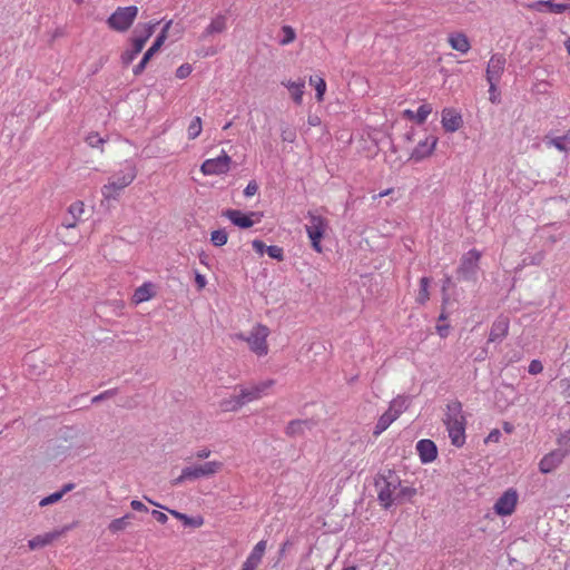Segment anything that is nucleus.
<instances>
[{"label":"nucleus","mask_w":570,"mask_h":570,"mask_svg":"<svg viewBox=\"0 0 570 570\" xmlns=\"http://www.w3.org/2000/svg\"><path fill=\"white\" fill-rule=\"evenodd\" d=\"M436 142L438 138L435 136L426 137L425 140L420 141L413 149L410 159L414 161H421L422 159L429 157L435 149Z\"/></svg>","instance_id":"obj_14"},{"label":"nucleus","mask_w":570,"mask_h":570,"mask_svg":"<svg viewBox=\"0 0 570 570\" xmlns=\"http://www.w3.org/2000/svg\"><path fill=\"white\" fill-rule=\"evenodd\" d=\"M105 139L98 132H90L86 137V142L92 148H99L105 144Z\"/></svg>","instance_id":"obj_41"},{"label":"nucleus","mask_w":570,"mask_h":570,"mask_svg":"<svg viewBox=\"0 0 570 570\" xmlns=\"http://www.w3.org/2000/svg\"><path fill=\"white\" fill-rule=\"evenodd\" d=\"M307 217L309 219L308 224L305 226L306 233L308 235V238L311 239L312 248L317 252L322 253V245L321 240L325 235V232L328 227V222L326 218L315 215L312 212L307 213Z\"/></svg>","instance_id":"obj_5"},{"label":"nucleus","mask_w":570,"mask_h":570,"mask_svg":"<svg viewBox=\"0 0 570 570\" xmlns=\"http://www.w3.org/2000/svg\"><path fill=\"white\" fill-rule=\"evenodd\" d=\"M406 407H407L406 399L399 396L390 403V407L387 411H391L392 414H396V419H397L399 415L406 410Z\"/></svg>","instance_id":"obj_35"},{"label":"nucleus","mask_w":570,"mask_h":570,"mask_svg":"<svg viewBox=\"0 0 570 570\" xmlns=\"http://www.w3.org/2000/svg\"><path fill=\"white\" fill-rule=\"evenodd\" d=\"M210 455V450L203 449L196 452L195 458L198 460L207 459Z\"/></svg>","instance_id":"obj_64"},{"label":"nucleus","mask_w":570,"mask_h":570,"mask_svg":"<svg viewBox=\"0 0 570 570\" xmlns=\"http://www.w3.org/2000/svg\"><path fill=\"white\" fill-rule=\"evenodd\" d=\"M528 8L542 11L543 8H548L553 13H563L570 9L568 3H554L553 0H540L528 4Z\"/></svg>","instance_id":"obj_21"},{"label":"nucleus","mask_w":570,"mask_h":570,"mask_svg":"<svg viewBox=\"0 0 570 570\" xmlns=\"http://www.w3.org/2000/svg\"><path fill=\"white\" fill-rule=\"evenodd\" d=\"M262 390L259 386H254L253 389H242L238 394L240 401H243V405L249 401L256 400L261 396Z\"/></svg>","instance_id":"obj_34"},{"label":"nucleus","mask_w":570,"mask_h":570,"mask_svg":"<svg viewBox=\"0 0 570 570\" xmlns=\"http://www.w3.org/2000/svg\"><path fill=\"white\" fill-rule=\"evenodd\" d=\"M266 253L273 259H276L278 262L284 261V250L279 246H276V245L267 246Z\"/></svg>","instance_id":"obj_42"},{"label":"nucleus","mask_w":570,"mask_h":570,"mask_svg":"<svg viewBox=\"0 0 570 570\" xmlns=\"http://www.w3.org/2000/svg\"><path fill=\"white\" fill-rule=\"evenodd\" d=\"M145 42L142 39H138L137 37H132L131 38V48L130 49H127L125 50L121 56H120V60H121V63L124 67H127L129 66L134 59L136 58V56L141 52L142 48L145 47Z\"/></svg>","instance_id":"obj_20"},{"label":"nucleus","mask_w":570,"mask_h":570,"mask_svg":"<svg viewBox=\"0 0 570 570\" xmlns=\"http://www.w3.org/2000/svg\"><path fill=\"white\" fill-rule=\"evenodd\" d=\"M282 32L284 33V38L279 40L282 46L292 43L296 39V32L291 26H283Z\"/></svg>","instance_id":"obj_40"},{"label":"nucleus","mask_w":570,"mask_h":570,"mask_svg":"<svg viewBox=\"0 0 570 570\" xmlns=\"http://www.w3.org/2000/svg\"><path fill=\"white\" fill-rule=\"evenodd\" d=\"M134 519V514L132 513H127L125 514L124 517L121 518H118V519H114L109 525H108V530L112 533H116V532H119V531H122L124 529H126V527L129 524L130 520Z\"/></svg>","instance_id":"obj_29"},{"label":"nucleus","mask_w":570,"mask_h":570,"mask_svg":"<svg viewBox=\"0 0 570 570\" xmlns=\"http://www.w3.org/2000/svg\"><path fill=\"white\" fill-rule=\"evenodd\" d=\"M171 23H173L171 20H169L165 23V26L163 27L159 35L156 37L151 47L144 55H146L150 59L154 57V55L161 48L165 40L167 39L168 30H169Z\"/></svg>","instance_id":"obj_24"},{"label":"nucleus","mask_w":570,"mask_h":570,"mask_svg":"<svg viewBox=\"0 0 570 570\" xmlns=\"http://www.w3.org/2000/svg\"><path fill=\"white\" fill-rule=\"evenodd\" d=\"M566 458V451L561 449L553 450L546 454L539 462V471L543 474L553 472Z\"/></svg>","instance_id":"obj_13"},{"label":"nucleus","mask_w":570,"mask_h":570,"mask_svg":"<svg viewBox=\"0 0 570 570\" xmlns=\"http://www.w3.org/2000/svg\"><path fill=\"white\" fill-rule=\"evenodd\" d=\"M314 425L313 420H293L287 424L285 433L291 438L301 436L306 429L311 430Z\"/></svg>","instance_id":"obj_19"},{"label":"nucleus","mask_w":570,"mask_h":570,"mask_svg":"<svg viewBox=\"0 0 570 570\" xmlns=\"http://www.w3.org/2000/svg\"><path fill=\"white\" fill-rule=\"evenodd\" d=\"M253 248L256 250V253L263 255L264 252H266L267 246L264 244L261 239H254L252 243Z\"/></svg>","instance_id":"obj_55"},{"label":"nucleus","mask_w":570,"mask_h":570,"mask_svg":"<svg viewBox=\"0 0 570 570\" xmlns=\"http://www.w3.org/2000/svg\"><path fill=\"white\" fill-rule=\"evenodd\" d=\"M443 423L449 432L451 443L456 448L463 446L465 443L466 419L463 414L462 403L460 401L455 400L446 405Z\"/></svg>","instance_id":"obj_1"},{"label":"nucleus","mask_w":570,"mask_h":570,"mask_svg":"<svg viewBox=\"0 0 570 570\" xmlns=\"http://www.w3.org/2000/svg\"><path fill=\"white\" fill-rule=\"evenodd\" d=\"M137 169L135 165L126 163L125 168L109 179V183L101 188V194L106 199H115L119 193L129 186L136 178Z\"/></svg>","instance_id":"obj_3"},{"label":"nucleus","mask_w":570,"mask_h":570,"mask_svg":"<svg viewBox=\"0 0 570 570\" xmlns=\"http://www.w3.org/2000/svg\"><path fill=\"white\" fill-rule=\"evenodd\" d=\"M63 530L61 531H52L45 534L36 535L35 538L30 539L28 541V547L30 550H37L40 548H43L46 546L51 544L56 539H58L62 534Z\"/></svg>","instance_id":"obj_18"},{"label":"nucleus","mask_w":570,"mask_h":570,"mask_svg":"<svg viewBox=\"0 0 570 570\" xmlns=\"http://www.w3.org/2000/svg\"><path fill=\"white\" fill-rule=\"evenodd\" d=\"M262 561L249 554L246 561L243 563L242 570H256Z\"/></svg>","instance_id":"obj_48"},{"label":"nucleus","mask_w":570,"mask_h":570,"mask_svg":"<svg viewBox=\"0 0 570 570\" xmlns=\"http://www.w3.org/2000/svg\"><path fill=\"white\" fill-rule=\"evenodd\" d=\"M451 284V277H446L443 282V285H442V301H443V305H446L450 301V297H449V294H448V287L450 286Z\"/></svg>","instance_id":"obj_54"},{"label":"nucleus","mask_w":570,"mask_h":570,"mask_svg":"<svg viewBox=\"0 0 570 570\" xmlns=\"http://www.w3.org/2000/svg\"><path fill=\"white\" fill-rule=\"evenodd\" d=\"M228 240V234L225 229H216L210 234V242L214 246L220 247Z\"/></svg>","instance_id":"obj_37"},{"label":"nucleus","mask_w":570,"mask_h":570,"mask_svg":"<svg viewBox=\"0 0 570 570\" xmlns=\"http://www.w3.org/2000/svg\"><path fill=\"white\" fill-rule=\"evenodd\" d=\"M285 87H287L289 90H292V97L295 104L301 105L303 100V88L305 86L304 81L301 82H294V81H287L282 82Z\"/></svg>","instance_id":"obj_27"},{"label":"nucleus","mask_w":570,"mask_h":570,"mask_svg":"<svg viewBox=\"0 0 570 570\" xmlns=\"http://www.w3.org/2000/svg\"><path fill=\"white\" fill-rule=\"evenodd\" d=\"M202 132V119L200 117H195L188 126V138L195 139Z\"/></svg>","instance_id":"obj_38"},{"label":"nucleus","mask_w":570,"mask_h":570,"mask_svg":"<svg viewBox=\"0 0 570 570\" xmlns=\"http://www.w3.org/2000/svg\"><path fill=\"white\" fill-rule=\"evenodd\" d=\"M144 499H145L147 502H149L150 504L155 505V507H158V508H160V509L167 510L171 515H174L176 519H178V520H180V521H183V522H184V520H185V518H186V515H187V514L181 513V512H178V511H176V510H170V509H168V508H166V507H164V505H161V504H159V503H157V502L153 501V500H151V499H149L148 497H144Z\"/></svg>","instance_id":"obj_43"},{"label":"nucleus","mask_w":570,"mask_h":570,"mask_svg":"<svg viewBox=\"0 0 570 570\" xmlns=\"http://www.w3.org/2000/svg\"><path fill=\"white\" fill-rule=\"evenodd\" d=\"M159 22L156 21V22H148V23H145V24H138L137 28L135 29V37H137L138 39H142L144 42L146 43L147 40L153 36V33L155 32V28L156 26L158 24Z\"/></svg>","instance_id":"obj_26"},{"label":"nucleus","mask_w":570,"mask_h":570,"mask_svg":"<svg viewBox=\"0 0 570 570\" xmlns=\"http://www.w3.org/2000/svg\"><path fill=\"white\" fill-rule=\"evenodd\" d=\"M416 489L412 487H400L399 492L395 494V504H403L405 501H411V499L416 494Z\"/></svg>","instance_id":"obj_31"},{"label":"nucleus","mask_w":570,"mask_h":570,"mask_svg":"<svg viewBox=\"0 0 570 570\" xmlns=\"http://www.w3.org/2000/svg\"><path fill=\"white\" fill-rule=\"evenodd\" d=\"M68 213L72 218H76V220H78L81 214L83 213V203L76 202L71 204L68 208Z\"/></svg>","instance_id":"obj_44"},{"label":"nucleus","mask_w":570,"mask_h":570,"mask_svg":"<svg viewBox=\"0 0 570 570\" xmlns=\"http://www.w3.org/2000/svg\"><path fill=\"white\" fill-rule=\"evenodd\" d=\"M118 393V389H110V390H107L96 396L92 397L91 400V403H99L104 400H108V399H111L114 397L116 394Z\"/></svg>","instance_id":"obj_46"},{"label":"nucleus","mask_w":570,"mask_h":570,"mask_svg":"<svg viewBox=\"0 0 570 570\" xmlns=\"http://www.w3.org/2000/svg\"><path fill=\"white\" fill-rule=\"evenodd\" d=\"M193 71V68L189 63H184L176 70V77L178 79L187 78Z\"/></svg>","instance_id":"obj_49"},{"label":"nucleus","mask_w":570,"mask_h":570,"mask_svg":"<svg viewBox=\"0 0 570 570\" xmlns=\"http://www.w3.org/2000/svg\"><path fill=\"white\" fill-rule=\"evenodd\" d=\"M307 122L309 126L316 127L321 125V118L316 115H309Z\"/></svg>","instance_id":"obj_62"},{"label":"nucleus","mask_w":570,"mask_h":570,"mask_svg":"<svg viewBox=\"0 0 570 570\" xmlns=\"http://www.w3.org/2000/svg\"><path fill=\"white\" fill-rule=\"evenodd\" d=\"M463 125L462 116L452 108L442 111V126L446 132H454Z\"/></svg>","instance_id":"obj_16"},{"label":"nucleus","mask_w":570,"mask_h":570,"mask_svg":"<svg viewBox=\"0 0 570 570\" xmlns=\"http://www.w3.org/2000/svg\"><path fill=\"white\" fill-rule=\"evenodd\" d=\"M269 335V330L267 326L263 324H257L248 336L244 334H239L238 337L248 343L250 351L254 352L258 356L266 355L268 353L267 346V336Z\"/></svg>","instance_id":"obj_6"},{"label":"nucleus","mask_w":570,"mask_h":570,"mask_svg":"<svg viewBox=\"0 0 570 570\" xmlns=\"http://www.w3.org/2000/svg\"><path fill=\"white\" fill-rule=\"evenodd\" d=\"M429 285H430L429 277H422L420 279V291H419V295L416 297V302L421 305H424L430 299Z\"/></svg>","instance_id":"obj_33"},{"label":"nucleus","mask_w":570,"mask_h":570,"mask_svg":"<svg viewBox=\"0 0 570 570\" xmlns=\"http://www.w3.org/2000/svg\"><path fill=\"white\" fill-rule=\"evenodd\" d=\"M227 18L224 14L216 16L212 22L207 26V28L202 33V39H206L209 36H213L215 33H222L227 28Z\"/></svg>","instance_id":"obj_22"},{"label":"nucleus","mask_w":570,"mask_h":570,"mask_svg":"<svg viewBox=\"0 0 570 570\" xmlns=\"http://www.w3.org/2000/svg\"><path fill=\"white\" fill-rule=\"evenodd\" d=\"M243 406V401H240L238 395L232 396L229 399L223 400L220 402V407L224 411H237Z\"/></svg>","instance_id":"obj_36"},{"label":"nucleus","mask_w":570,"mask_h":570,"mask_svg":"<svg viewBox=\"0 0 570 570\" xmlns=\"http://www.w3.org/2000/svg\"><path fill=\"white\" fill-rule=\"evenodd\" d=\"M548 144L554 146L560 151H568L570 150V132L560 137L550 138Z\"/></svg>","instance_id":"obj_32"},{"label":"nucleus","mask_w":570,"mask_h":570,"mask_svg":"<svg viewBox=\"0 0 570 570\" xmlns=\"http://www.w3.org/2000/svg\"><path fill=\"white\" fill-rule=\"evenodd\" d=\"M232 158L223 150L216 158L206 159L200 171L206 176L227 174L230 169Z\"/></svg>","instance_id":"obj_7"},{"label":"nucleus","mask_w":570,"mask_h":570,"mask_svg":"<svg viewBox=\"0 0 570 570\" xmlns=\"http://www.w3.org/2000/svg\"><path fill=\"white\" fill-rule=\"evenodd\" d=\"M449 43L454 50L460 51L462 53L468 52L471 48L468 37L461 32L450 35Z\"/></svg>","instance_id":"obj_23"},{"label":"nucleus","mask_w":570,"mask_h":570,"mask_svg":"<svg viewBox=\"0 0 570 570\" xmlns=\"http://www.w3.org/2000/svg\"><path fill=\"white\" fill-rule=\"evenodd\" d=\"M309 83L315 87L316 100L320 101V102L323 101L324 100V94L326 91V82H325V80L322 77L315 75V76H311L309 77Z\"/></svg>","instance_id":"obj_30"},{"label":"nucleus","mask_w":570,"mask_h":570,"mask_svg":"<svg viewBox=\"0 0 570 570\" xmlns=\"http://www.w3.org/2000/svg\"><path fill=\"white\" fill-rule=\"evenodd\" d=\"M150 61V58H148L146 55L142 56L140 62L136 65L132 69V72L135 76H139L144 72L146 69L147 63Z\"/></svg>","instance_id":"obj_51"},{"label":"nucleus","mask_w":570,"mask_h":570,"mask_svg":"<svg viewBox=\"0 0 570 570\" xmlns=\"http://www.w3.org/2000/svg\"><path fill=\"white\" fill-rule=\"evenodd\" d=\"M396 420V414H392L391 411H385L377 420V423L374 428V435H380L384 432L394 421Z\"/></svg>","instance_id":"obj_25"},{"label":"nucleus","mask_w":570,"mask_h":570,"mask_svg":"<svg viewBox=\"0 0 570 570\" xmlns=\"http://www.w3.org/2000/svg\"><path fill=\"white\" fill-rule=\"evenodd\" d=\"M223 469V463L219 461H209L204 464L185 468V476H189V480H197L200 478H209L218 473Z\"/></svg>","instance_id":"obj_10"},{"label":"nucleus","mask_w":570,"mask_h":570,"mask_svg":"<svg viewBox=\"0 0 570 570\" xmlns=\"http://www.w3.org/2000/svg\"><path fill=\"white\" fill-rule=\"evenodd\" d=\"M195 282H196V285L198 287V289H202L206 286V278L204 275L199 274V273H196L195 275Z\"/></svg>","instance_id":"obj_60"},{"label":"nucleus","mask_w":570,"mask_h":570,"mask_svg":"<svg viewBox=\"0 0 570 570\" xmlns=\"http://www.w3.org/2000/svg\"><path fill=\"white\" fill-rule=\"evenodd\" d=\"M294 138H295V134H294L293 131H291V130H283V132H282V139H283L284 141H289V142H292V141L294 140Z\"/></svg>","instance_id":"obj_63"},{"label":"nucleus","mask_w":570,"mask_h":570,"mask_svg":"<svg viewBox=\"0 0 570 570\" xmlns=\"http://www.w3.org/2000/svg\"><path fill=\"white\" fill-rule=\"evenodd\" d=\"M416 451L422 463L433 462L438 456L436 444L429 439H422L416 443Z\"/></svg>","instance_id":"obj_15"},{"label":"nucleus","mask_w":570,"mask_h":570,"mask_svg":"<svg viewBox=\"0 0 570 570\" xmlns=\"http://www.w3.org/2000/svg\"><path fill=\"white\" fill-rule=\"evenodd\" d=\"M183 523L185 525H189V527H193V528H198V527L203 525L204 520H203L202 517L190 518V517L186 515V518H185Z\"/></svg>","instance_id":"obj_52"},{"label":"nucleus","mask_w":570,"mask_h":570,"mask_svg":"<svg viewBox=\"0 0 570 570\" xmlns=\"http://www.w3.org/2000/svg\"><path fill=\"white\" fill-rule=\"evenodd\" d=\"M450 325L449 324H438L436 325V333L441 337H446L449 335Z\"/></svg>","instance_id":"obj_59"},{"label":"nucleus","mask_w":570,"mask_h":570,"mask_svg":"<svg viewBox=\"0 0 570 570\" xmlns=\"http://www.w3.org/2000/svg\"><path fill=\"white\" fill-rule=\"evenodd\" d=\"M151 515L153 518L158 521L159 523L161 524H165L167 521H168V517L167 514H165L164 512L161 511H158V510H153L151 511Z\"/></svg>","instance_id":"obj_56"},{"label":"nucleus","mask_w":570,"mask_h":570,"mask_svg":"<svg viewBox=\"0 0 570 570\" xmlns=\"http://www.w3.org/2000/svg\"><path fill=\"white\" fill-rule=\"evenodd\" d=\"M517 503V491L514 489H509L497 500L493 509L498 515L507 517L514 512Z\"/></svg>","instance_id":"obj_11"},{"label":"nucleus","mask_w":570,"mask_h":570,"mask_svg":"<svg viewBox=\"0 0 570 570\" xmlns=\"http://www.w3.org/2000/svg\"><path fill=\"white\" fill-rule=\"evenodd\" d=\"M509 318L505 316H499L492 324L489 342H501L508 334Z\"/></svg>","instance_id":"obj_17"},{"label":"nucleus","mask_w":570,"mask_h":570,"mask_svg":"<svg viewBox=\"0 0 570 570\" xmlns=\"http://www.w3.org/2000/svg\"><path fill=\"white\" fill-rule=\"evenodd\" d=\"M543 371V365L539 360H532L529 364L528 372L532 375L540 374Z\"/></svg>","instance_id":"obj_50"},{"label":"nucleus","mask_w":570,"mask_h":570,"mask_svg":"<svg viewBox=\"0 0 570 570\" xmlns=\"http://www.w3.org/2000/svg\"><path fill=\"white\" fill-rule=\"evenodd\" d=\"M266 546H267V542L265 540H261L253 548L250 554L262 561L263 556H264L265 550H266Z\"/></svg>","instance_id":"obj_45"},{"label":"nucleus","mask_w":570,"mask_h":570,"mask_svg":"<svg viewBox=\"0 0 570 570\" xmlns=\"http://www.w3.org/2000/svg\"><path fill=\"white\" fill-rule=\"evenodd\" d=\"M505 63L507 59L502 53H495L490 58L485 71L490 91H494L497 89V83L504 71Z\"/></svg>","instance_id":"obj_9"},{"label":"nucleus","mask_w":570,"mask_h":570,"mask_svg":"<svg viewBox=\"0 0 570 570\" xmlns=\"http://www.w3.org/2000/svg\"><path fill=\"white\" fill-rule=\"evenodd\" d=\"M480 257L481 253L476 249H471L463 255L458 268L459 277L465 281L472 279L479 268Z\"/></svg>","instance_id":"obj_8"},{"label":"nucleus","mask_w":570,"mask_h":570,"mask_svg":"<svg viewBox=\"0 0 570 570\" xmlns=\"http://www.w3.org/2000/svg\"><path fill=\"white\" fill-rule=\"evenodd\" d=\"M76 225H77V220H76V218H72L71 216H70V218L66 217L62 222V226L65 228H73Z\"/></svg>","instance_id":"obj_61"},{"label":"nucleus","mask_w":570,"mask_h":570,"mask_svg":"<svg viewBox=\"0 0 570 570\" xmlns=\"http://www.w3.org/2000/svg\"><path fill=\"white\" fill-rule=\"evenodd\" d=\"M501 438V432L498 429L492 430L487 439L484 440L485 443L489 442H498Z\"/></svg>","instance_id":"obj_57"},{"label":"nucleus","mask_w":570,"mask_h":570,"mask_svg":"<svg viewBox=\"0 0 570 570\" xmlns=\"http://www.w3.org/2000/svg\"><path fill=\"white\" fill-rule=\"evenodd\" d=\"M130 507L135 511L148 512V508L141 501H139V500H132L130 502Z\"/></svg>","instance_id":"obj_58"},{"label":"nucleus","mask_w":570,"mask_h":570,"mask_svg":"<svg viewBox=\"0 0 570 570\" xmlns=\"http://www.w3.org/2000/svg\"><path fill=\"white\" fill-rule=\"evenodd\" d=\"M256 212H250L248 214L243 213L239 209H225L222 212V216L228 218L235 226L247 229L254 226L255 222L253 220V216H256Z\"/></svg>","instance_id":"obj_12"},{"label":"nucleus","mask_w":570,"mask_h":570,"mask_svg":"<svg viewBox=\"0 0 570 570\" xmlns=\"http://www.w3.org/2000/svg\"><path fill=\"white\" fill-rule=\"evenodd\" d=\"M62 499V495L59 491L55 492V493H51L50 495L41 499L39 505L40 507H47L49 504H52V503H56L58 502L59 500Z\"/></svg>","instance_id":"obj_47"},{"label":"nucleus","mask_w":570,"mask_h":570,"mask_svg":"<svg viewBox=\"0 0 570 570\" xmlns=\"http://www.w3.org/2000/svg\"><path fill=\"white\" fill-rule=\"evenodd\" d=\"M432 112V107L429 104H423L419 107L417 111L415 112V121L419 125H422L425 122L428 116Z\"/></svg>","instance_id":"obj_39"},{"label":"nucleus","mask_w":570,"mask_h":570,"mask_svg":"<svg viewBox=\"0 0 570 570\" xmlns=\"http://www.w3.org/2000/svg\"><path fill=\"white\" fill-rule=\"evenodd\" d=\"M154 296L153 285L145 283L139 286L134 293V299L136 303H141L150 299Z\"/></svg>","instance_id":"obj_28"},{"label":"nucleus","mask_w":570,"mask_h":570,"mask_svg":"<svg viewBox=\"0 0 570 570\" xmlns=\"http://www.w3.org/2000/svg\"><path fill=\"white\" fill-rule=\"evenodd\" d=\"M137 16V6L118 7L107 19V24L111 30L125 32L132 26Z\"/></svg>","instance_id":"obj_4"},{"label":"nucleus","mask_w":570,"mask_h":570,"mask_svg":"<svg viewBox=\"0 0 570 570\" xmlns=\"http://www.w3.org/2000/svg\"><path fill=\"white\" fill-rule=\"evenodd\" d=\"M258 190V184L256 183V180H250L246 188L244 189V195L246 197H250L253 195H255Z\"/></svg>","instance_id":"obj_53"},{"label":"nucleus","mask_w":570,"mask_h":570,"mask_svg":"<svg viewBox=\"0 0 570 570\" xmlns=\"http://www.w3.org/2000/svg\"><path fill=\"white\" fill-rule=\"evenodd\" d=\"M377 500L382 508L389 510L395 502V491L401 487V479L392 469L380 471L374 478Z\"/></svg>","instance_id":"obj_2"}]
</instances>
